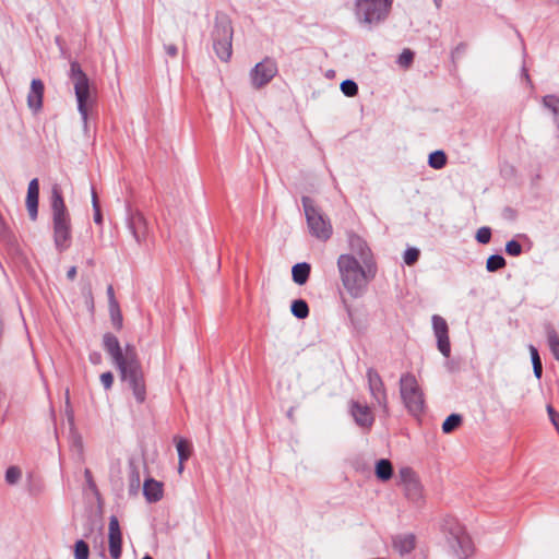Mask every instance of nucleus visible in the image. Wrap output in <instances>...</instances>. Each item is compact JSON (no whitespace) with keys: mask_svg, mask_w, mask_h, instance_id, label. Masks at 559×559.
<instances>
[{"mask_svg":"<svg viewBox=\"0 0 559 559\" xmlns=\"http://www.w3.org/2000/svg\"><path fill=\"white\" fill-rule=\"evenodd\" d=\"M103 347L119 370L121 380L128 383L136 402L142 404L146 399V388L134 346L127 344L122 349L117 336L108 332L103 335Z\"/></svg>","mask_w":559,"mask_h":559,"instance_id":"obj_1","label":"nucleus"},{"mask_svg":"<svg viewBox=\"0 0 559 559\" xmlns=\"http://www.w3.org/2000/svg\"><path fill=\"white\" fill-rule=\"evenodd\" d=\"M337 267L344 288L354 298L362 296L377 272L376 264L364 265L352 254H341Z\"/></svg>","mask_w":559,"mask_h":559,"instance_id":"obj_2","label":"nucleus"},{"mask_svg":"<svg viewBox=\"0 0 559 559\" xmlns=\"http://www.w3.org/2000/svg\"><path fill=\"white\" fill-rule=\"evenodd\" d=\"M50 210L53 245L56 250L62 253L71 247L72 223L69 210L64 203L62 190L57 183L51 187Z\"/></svg>","mask_w":559,"mask_h":559,"instance_id":"obj_3","label":"nucleus"},{"mask_svg":"<svg viewBox=\"0 0 559 559\" xmlns=\"http://www.w3.org/2000/svg\"><path fill=\"white\" fill-rule=\"evenodd\" d=\"M233 25L227 15H216L212 31L213 48L216 56L227 62L233 53Z\"/></svg>","mask_w":559,"mask_h":559,"instance_id":"obj_4","label":"nucleus"},{"mask_svg":"<svg viewBox=\"0 0 559 559\" xmlns=\"http://www.w3.org/2000/svg\"><path fill=\"white\" fill-rule=\"evenodd\" d=\"M70 80L74 87L78 102V110L82 117L84 128L86 129L88 118V105L92 103L90 93V80L76 61H73L70 64Z\"/></svg>","mask_w":559,"mask_h":559,"instance_id":"obj_5","label":"nucleus"},{"mask_svg":"<svg viewBox=\"0 0 559 559\" xmlns=\"http://www.w3.org/2000/svg\"><path fill=\"white\" fill-rule=\"evenodd\" d=\"M301 202L310 234L320 240H328L333 230L328 216L314 204L311 198L302 197Z\"/></svg>","mask_w":559,"mask_h":559,"instance_id":"obj_6","label":"nucleus"},{"mask_svg":"<svg viewBox=\"0 0 559 559\" xmlns=\"http://www.w3.org/2000/svg\"><path fill=\"white\" fill-rule=\"evenodd\" d=\"M400 393L408 413L413 416L420 415L425 409L424 393L413 373H404L400 379Z\"/></svg>","mask_w":559,"mask_h":559,"instance_id":"obj_7","label":"nucleus"},{"mask_svg":"<svg viewBox=\"0 0 559 559\" xmlns=\"http://www.w3.org/2000/svg\"><path fill=\"white\" fill-rule=\"evenodd\" d=\"M392 2L393 0H356V17L361 24H379L388 17Z\"/></svg>","mask_w":559,"mask_h":559,"instance_id":"obj_8","label":"nucleus"},{"mask_svg":"<svg viewBox=\"0 0 559 559\" xmlns=\"http://www.w3.org/2000/svg\"><path fill=\"white\" fill-rule=\"evenodd\" d=\"M448 533V543L459 559H467L474 551L471 537L465 528L456 521L447 522L444 526Z\"/></svg>","mask_w":559,"mask_h":559,"instance_id":"obj_9","label":"nucleus"},{"mask_svg":"<svg viewBox=\"0 0 559 559\" xmlns=\"http://www.w3.org/2000/svg\"><path fill=\"white\" fill-rule=\"evenodd\" d=\"M399 477L406 498L413 503L420 504L424 501L423 486L415 472L411 467H403L399 471Z\"/></svg>","mask_w":559,"mask_h":559,"instance_id":"obj_10","label":"nucleus"},{"mask_svg":"<svg viewBox=\"0 0 559 559\" xmlns=\"http://www.w3.org/2000/svg\"><path fill=\"white\" fill-rule=\"evenodd\" d=\"M366 376L371 397L373 399L376 404L382 409V412L388 416V394L381 376L373 368H368Z\"/></svg>","mask_w":559,"mask_h":559,"instance_id":"obj_11","label":"nucleus"},{"mask_svg":"<svg viewBox=\"0 0 559 559\" xmlns=\"http://www.w3.org/2000/svg\"><path fill=\"white\" fill-rule=\"evenodd\" d=\"M277 73V64L271 58H265L257 63L250 72L251 83L254 88L265 86Z\"/></svg>","mask_w":559,"mask_h":559,"instance_id":"obj_12","label":"nucleus"},{"mask_svg":"<svg viewBox=\"0 0 559 559\" xmlns=\"http://www.w3.org/2000/svg\"><path fill=\"white\" fill-rule=\"evenodd\" d=\"M432 329L435 336L437 338V347L440 353L445 357H450L451 354V345L449 338V326L447 321L438 316H432Z\"/></svg>","mask_w":559,"mask_h":559,"instance_id":"obj_13","label":"nucleus"},{"mask_svg":"<svg viewBox=\"0 0 559 559\" xmlns=\"http://www.w3.org/2000/svg\"><path fill=\"white\" fill-rule=\"evenodd\" d=\"M349 413L357 426L364 429H370L374 423V416L367 404L357 401H350Z\"/></svg>","mask_w":559,"mask_h":559,"instance_id":"obj_14","label":"nucleus"},{"mask_svg":"<svg viewBox=\"0 0 559 559\" xmlns=\"http://www.w3.org/2000/svg\"><path fill=\"white\" fill-rule=\"evenodd\" d=\"M109 554L112 559H119L121 557V545L122 535L118 519L112 515L109 519Z\"/></svg>","mask_w":559,"mask_h":559,"instance_id":"obj_15","label":"nucleus"},{"mask_svg":"<svg viewBox=\"0 0 559 559\" xmlns=\"http://www.w3.org/2000/svg\"><path fill=\"white\" fill-rule=\"evenodd\" d=\"M128 228L139 245H142L146 240L148 235V225L141 213H134L130 216L128 221Z\"/></svg>","mask_w":559,"mask_h":559,"instance_id":"obj_16","label":"nucleus"},{"mask_svg":"<svg viewBox=\"0 0 559 559\" xmlns=\"http://www.w3.org/2000/svg\"><path fill=\"white\" fill-rule=\"evenodd\" d=\"M39 181L34 178L29 181L26 195V209L32 221L38 216Z\"/></svg>","mask_w":559,"mask_h":559,"instance_id":"obj_17","label":"nucleus"},{"mask_svg":"<svg viewBox=\"0 0 559 559\" xmlns=\"http://www.w3.org/2000/svg\"><path fill=\"white\" fill-rule=\"evenodd\" d=\"M44 83L39 79H33L27 94V105L33 111H38L43 107Z\"/></svg>","mask_w":559,"mask_h":559,"instance_id":"obj_18","label":"nucleus"},{"mask_svg":"<svg viewBox=\"0 0 559 559\" xmlns=\"http://www.w3.org/2000/svg\"><path fill=\"white\" fill-rule=\"evenodd\" d=\"M350 247L354 253L357 255V260L364 265L374 264L370 248L360 237H353L350 239Z\"/></svg>","mask_w":559,"mask_h":559,"instance_id":"obj_19","label":"nucleus"},{"mask_svg":"<svg viewBox=\"0 0 559 559\" xmlns=\"http://www.w3.org/2000/svg\"><path fill=\"white\" fill-rule=\"evenodd\" d=\"M143 495L148 502H157L163 497V485L155 479H146L143 485Z\"/></svg>","mask_w":559,"mask_h":559,"instance_id":"obj_20","label":"nucleus"},{"mask_svg":"<svg viewBox=\"0 0 559 559\" xmlns=\"http://www.w3.org/2000/svg\"><path fill=\"white\" fill-rule=\"evenodd\" d=\"M394 548L401 554H409L416 545V538L414 534L399 535L393 539Z\"/></svg>","mask_w":559,"mask_h":559,"instance_id":"obj_21","label":"nucleus"},{"mask_svg":"<svg viewBox=\"0 0 559 559\" xmlns=\"http://www.w3.org/2000/svg\"><path fill=\"white\" fill-rule=\"evenodd\" d=\"M310 272L311 266L309 263H297L292 269L293 281L298 285H304L309 280Z\"/></svg>","mask_w":559,"mask_h":559,"instance_id":"obj_22","label":"nucleus"},{"mask_svg":"<svg viewBox=\"0 0 559 559\" xmlns=\"http://www.w3.org/2000/svg\"><path fill=\"white\" fill-rule=\"evenodd\" d=\"M393 475L392 463L386 459H381L376 464V476L382 480H389Z\"/></svg>","mask_w":559,"mask_h":559,"instance_id":"obj_23","label":"nucleus"},{"mask_svg":"<svg viewBox=\"0 0 559 559\" xmlns=\"http://www.w3.org/2000/svg\"><path fill=\"white\" fill-rule=\"evenodd\" d=\"M292 313L297 319H305L309 316V307L308 304L304 299H296L292 302L290 307Z\"/></svg>","mask_w":559,"mask_h":559,"instance_id":"obj_24","label":"nucleus"},{"mask_svg":"<svg viewBox=\"0 0 559 559\" xmlns=\"http://www.w3.org/2000/svg\"><path fill=\"white\" fill-rule=\"evenodd\" d=\"M528 349L531 354L534 376L539 380L543 374L542 359L539 357L537 348L534 345H530Z\"/></svg>","mask_w":559,"mask_h":559,"instance_id":"obj_25","label":"nucleus"},{"mask_svg":"<svg viewBox=\"0 0 559 559\" xmlns=\"http://www.w3.org/2000/svg\"><path fill=\"white\" fill-rule=\"evenodd\" d=\"M447 164V155L443 151H435L429 155L428 165L433 169H442Z\"/></svg>","mask_w":559,"mask_h":559,"instance_id":"obj_26","label":"nucleus"},{"mask_svg":"<svg viewBox=\"0 0 559 559\" xmlns=\"http://www.w3.org/2000/svg\"><path fill=\"white\" fill-rule=\"evenodd\" d=\"M462 424V416L459 414H451L445 418L442 424V431L444 433H451Z\"/></svg>","mask_w":559,"mask_h":559,"instance_id":"obj_27","label":"nucleus"},{"mask_svg":"<svg viewBox=\"0 0 559 559\" xmlns=\"http://www.w3.org/2000/svg\"><path fill=\"white\" fill-rule=\"evenodd\" d=\"M543 104L551 111L555 120L559 121V97L555 95H546L543 97Z\"/></svg>","mask_w":559,"mask_h":559,"instance_id":"obj_28","label":"nucleus"},{"mask_svg":"<svg viewBox=\"0 0 559 559\" xmlns=\"http://www.w3.org/2000/svg\"><path fill=\"white\" fill-rule=\"evenodd\" d=\"M547 340L549 349L556 360H559V335L554 329H548Z\"/></svg>","mask_w":559,"mask_h":559,"instance_id":"obj_29","label":"nucleus"},{"mask_svg":"<svg viewBox=\"0 0 559 559\" xmlns=\"http://www.w3.org/2000/svg\"><path fill=\"white\" fill-rule=\"evenodd\" d=\"M506 259L500 254H492L487 259L486 269L488 272H497L506 266Z\"/></svg>","mask_w":559,"mask_h":559,"instance_id":"obj_30","label":"nucleus"},{"mask_svg":"<svg viewBox=\"0 0 559 559\" xmlns=\"http://www.w3.org/2000/svg\"><path fill=\"white\" fill-rule=\"evenodd\" d=\"M109 314H110V320H111L112 326L118 331L121 330L123 319H122V313H121L119 305L110 306Z\"/></svg>","mask_w":559,"mask_h":559,"instance_id":"obj_31","label":"nucleus"},{"mask_svg":"<svg viewBox=\"0 0 559 559\" xmlns=\"http://www.w3.org/2000/svg\"><path fill=\"white\" fill-rule=\"evenodd\" d=\"M90 547L83 539L78 540L74 544V559H88Z\"/></svg>","mask_w":559,"mask_h":559,"instance_id":"obj_32","label":"nucleus"},{"mask_svg":"<svg viewBox=\"0 0 559 559\" xmlns=\"http://www.w3.org/2000/svg\"><path fill=\"white\" fill-rule=\"evenodd\" d=\"M177 451H178V457L179 461H181V464L185 463L190 456V444L188 441L183 439H179L177 444Z\"/></svg>","mask_w":559,"mask_h":559,"instance_id":"obj_33","label":"nucleus"},{"mask_svg":"<svg viewBox=\"0 0 559 559\" xmlns=\"http://www.w3.org/2000/svg\"><path fill=\"white\" fill-rule=\"evenodd\" d=\"M341 91L345 96L354 97L358 93V85L353 80H345L341 83Z\"/></svg>","mask_w":559,"mask_h":559,"instance_id":"obj_34","label":"nucleus"},{"mask_svg":"<svg viewBox=\"0 0 559 559\" xmlns=\"http://www.w3.org/2000/svg\"><path fill=\"white\" fill-rule=\"evenodd\" d=\"M22 477V471L17 466H10L5 472V481L15 485Z\"/></svg>","mask_w":559,"mask_h":559,"instance_id":"obj_35","label":"nucleus"},{"mask_svg":"<svg viewBox=\"0 0 559 559\" xmlns=\"http://www.w3.org/2000/svg\"><path fill=\"white\" fill-rule=\"evenodd\" d=\"M522 246L519 241L512 239L506 243V252L511 257H519L522 254Z\"/></svg>","mask_w":559,"mask_h":559,"instance_id":"obj_36","label":"nucleus"},{"mask_svg":"<svg viewBox=\"0 0 559 559\" xmlns=\"http://www.w3.org/2000/svg\"><path fill=\"white\" fill-rule=\"evenodd\" d=\"M475 238L481 245L488 243L491 239V229L487 226L480 227L477 230Z\"/></svg>","mask_w":559,"mask_h":559,"instance_id":"obj_37","label":"nucleus"},{"mask_svg":"<svg viewBox=\"0 0 559 559\" xmlns=\"http://www.w3.org/2000/svg\"><path fill=\"white\" fill-rule=\"evenodd\" d=\"M419 254H420V252L417 248H408L404 252V257H403L405 264H407V265L415 264L419 258Z\"/></svg>","mask_w":559,"mask_h":559,"instance_id":"obj_38","label":"nucleus"},{"mask_svg":"<svg viewBox=\"0 0 559 559\" xmlns=\"http://www.w3.org/2000/svg\"><path fill=\"white\" fill-rule=\"evenodd\" d=\"M413 59H414V52L411 51L409 49H405L400 56H399V59H397V63L401 66V67H408L412 62H413Z\"/></svg>","mask_w":559,"mask_h":559,"instance_id":"obj_39","label":"nucleus"},{"mask_svg":"<svg viewBox=\"0 0 559 559\" xmlns=\"http://www.w3.org/2000/svg\"><path fill=\"white\" fill-rule=\"evenodd\" d=\"M100 382L105 390L111 389L114 384V374L110 371L100 374Z\"/></svg>","mask_w":559,"mask_h":559,"instance_id":"obj_40","label":"nucleus"},{"mask_svg":"<svg viewBox=\"0 0 559 559\" xmlns=\"http://www.w3.org/2000/svg\"><path fill=\"white\" fill-rule=\"evenodd\" d=\"M547 412L549 415V419L552 425L556 427L557 431L559 430V413H557L551 405L547 406Z\"/></svg>","mask_w":559,"mask_h":559,"instance_id":"obj_41","label":"nucleus"},{"mask_svg":"<svg viewBox=\"0 0 559 559\" xmlns=\"http://www.w3.org/2000/svg\"><path fill=\"white\" fill-rule=\"evenodd\" d=\"M164 49L167 56L175 58L178 55V47L175 44H165Z\"/></svg>","mask_w":559,"mask_h":559,"instance_id":"obj_42","label":"nucleus"},{"mask_svg":"<svg viewBox=\"0 0 559 559\" xmlns=\"http://www.w3.org/2000/svg\"><path fill=\"white\" fill-rule=\"evenodd\" d=\"M107 295H108L109 307L114 306V305H119L118 301L116 300L115 292H114V288L111 285H109L107 287Z\"/></svg>","mask_w":559,"mask_h":559,"instance_id":"obj_43","label":"nucleus"},{"mask_svg":"<svg viewBox=\"0 0 559 559\" xmlns=\"http://www.w3.org/2000/svg\"><path fill=\"white\" fill-rule=\"evenodd\" d=\"M93 210H94V222L97 225H100L103 223V216H102L100 207H93Z\"/></svg>","mask_w":559,"mask_h":559,"instance_id":"obj_44","label":"nucleus"},{"mask_svg":"<svg viewBox=\"0 0 559 559\" xmlns=\"http://www.w3.org/2000/svg\"><path fill=\"white\" fill-rule=\"evenodd\" d=\"M90 361L94 365H97L102 361V355L98 352H93L90 354Z\"/></svg>","mask_w":559,"mask_h":559,"instance_id":"obj_45","label":"nucleus"},{"mask_svg":"<svg viewBox=\"0 0 559 559\" xmlns=\"http://www.w3.org/2000/svg\"><path fill=\"white\" fill-rule=\"evenodd\" d=\"M84 476H85V479H86V481H87L88 486H90L92 489H95V488H96V486H95V484H94V481H93V477H92V473H91V471H90V469H85V472H84Z\"/></svg>","mask_w":559,"mask_h":559,"instance_id":"obj_46","label":"nucleus"},{"mask_svg":"<svg viewBox=\"0 0 559 559\" xmlns=\"http://www.w3.org/2000/svg\"><path fill=\"white\" fill-rule=\"evenodd\" d=\"M92 205L93 207H100L98 197L94 188H92Z\"/></svg>","mask_w":559,"mask_h":559,"instance_id":"obj_47","label":"nucleus"},{"mask_svg":"<svg viewBox=\"0 0 559 559\" xmlns=\"http://www.w3.org/2000/svg\"><path fill=\"white\" fill-rule=\"evenodd\" d=\"M75 276H76V267L71 266L67 272V278L70 281H73L75 278Z\"/></svg>","mask_w":559,"mask_h":559,"instance_id":"obj_48","label":"nucleus"},{"mask_svg":"<svg viewBox=\"0 0 559 559\" xmlns=\"http://www.w3.org/2000/svg\"><path fill=\"white\" fill-rule=\"evenodd\" d=\"M465 49V46L463 44L459 45L453 51H452V57L454 58L455 56L460 55L461 52H463Z\"/></svg>","mask_w":559,"mask_h":559,"instance_id":"obj_49","label":"nucleus"},{"mask_svg":"<svg viewBox=\"0 0 559 559\" xmlns=\"http://www.w3.org/2000/svg\"><path fill=\"white\" fill-rule=\"evenodd\" d=\"M523 75L526 80L527 83H531V79H530V75H528V72L525 68H523Z\"/></svg>","mask_w":559,"mask_h":559,"instance_id":"obj_50","label":"nucleus"},{"mask_svg":"<svg viewBox=\"0 0 559 559\" xmlns=\"http://www.w3.org/2000/svg\"><path fill=\"white\" fill-rule=\"evenodd\" d=\"M178 471H179V473H181L183 471V463L181 464V461H179Z\"/></svg>","mask_w":559,"mask_h":559,"instance_id":"obj_51","label":"nucleus"},{"mask_svg":"<svg viewBox=\"0 0 559 559\" xmlns=\"http://www.w3.org/2000/svg\"><path fill=\"white\" fill-rule=\"evenodd\" d=\"M433 1H435L436 5L439 8L441 4V0H433Z\"/></svg>","mask_w":559,"mask_h":559,"instance_id":"obj_52","label":"nucleus"},{"mask_svg":"<svg viewBox=\"0 0 559 559\" xmlns=\"http://www.w3.org/2000/svg\"><path fill=\"white\" fill-rule=\"evenodd\" d=\"M143 559H153L151 556H145Z\"/></svg>","mask_w":559,"mask_h":559,"instance_id":"obj_53","label":"nucleus"}]
</instances>
